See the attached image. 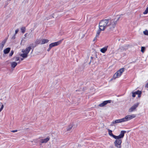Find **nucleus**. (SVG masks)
Masks as SVG:
<instances>
[{"instance_id": "obj_1", "label": "nucleus", "mask_w": 148, "mask_h": 148, "mask_svg": "<svg viewBox=\"0 0 148 148\" xmlns=\"http://www.w3.org/2000/svg\"><path fill=\"white\" fill-rule=\"evenodd\" d=\"M120 18V16L116 15L112 18L101 20L99 23V29L97 32L96 37L99 36L101 31H104L108 27L110 31H113Z\"/></svg>"}, {"instance_id": "obj_2", "label": "nucleus", "mask_w": 148, "mask_h": 148, "mask_svg": "<svg viewBox=\"0 0 148 148\" xmlns=\"http://www.w3.org/2000/svg\"><path fill=\"white\" fill-rule=\"evenodd\" d=\"M125 131H121L119 135L116 137V140L114 142V144L116 148H121V143L122 142V138L124 136V134L126 133Z\"/></svg>"}, {"instance_id": "obj_3", "label": "nucleus", "mask_w": 148, "mask_h": 148, "mask_svg": "<svg viewBox=\"0 0 148 148\" xmlns=\"http://www.w3.org/2000/svg\"><path fill=\"white\" fill-rule=\"evenodd\" d=\"M124 71V68H122L120 69L114 74L112 78L110 80L112 81L113 79H115L116 78H119L120 77Z\"/></svg>"}, {"instance_id": "obj_4", "label": "nucleus", "mask_w": 148, "mask_h": 148, "mask_svg": "<svg viewBox=\"0 0 148 148\" xmlns=\"http://www.w3.org/2000/svg\"><path fill=\"white\" fill-rule=\"evenodd\" d=\"M136 116V115L133 114L132 115H128L126 116L125 118H122L123 122L129 121L134 118Z\"/></svg>"}, {"instance_id": "obj_5", "label": "nucleus", "mask_w": 148, "mask_h": 148, "mask_svg": "<svg viewBox=\"0 0 148 148\" xmlns=\"http://www.w3.org/2000/svg\"><path fill=\"white\" fill-rule=\"evenodd\" d=\"M49 41L48 40L46 39H43L41 40H37L35 42L37 44L42 45L47 43Z\"/></svg>"}, {"instance_id": "obj_6", "label": "nucleus", "mask_w": 148, "mask_h": 148, "mask_svg": "<svg viewBox=\"0 0 148 148\" xmlns=\"http://www.w3.org/2000/svg\"><path fill=\"white\" fill-rule=\"evenodd\" d=\"M139 104V102H137V103H135L129 109L128 112H132L133 111L135 110L136 108L138 106Z\"/></svg>"}, {"instance_id": "obj_7", "label": "nucleus", "mask_w": 148, "mask_h": 148, "mask_svg": "<svg viewBox=\"0 0 148 148\" xmlns=\"http://www.w3.org/2000/svg\"><path fill=\"white\" fill-rule=\"evenodd\" d=\"M123 122V119L115 120L114 121H113L111 123L110 125L111 126H113L115 124H116L117 123H121Z\"/></svg>"}, {"instance_id": "obj_8", "label": "nucleus", "mask_w": 148, "mask_h": 148, "mask_svg": "<svg viewBox=\"0 0 148 148\" xmlns=\"http://www.w3.org/2000/svg\"><path fill=\"white\" fill-rule=\"evenodd\" d=\"M33 45V44H31L30 46H29L27 47L25 49H23L22 50V52L23 53H25L28 54L31 50V47Z\"/></svg>"}, {"instance_id": "obj_9", "label": "nucleus", "mask_w": 148, "mask_h": 148, "mask_svg": "<svg viewBox=\"0 0 148 148\" xmlns=\"http://www.w3.org/2000/svg\"><path fill=\"white\" fill-rule=\"evenodd\" d=\"M63 40V39H62V40H59L57 42H54L50 44H49V45L51 47V48L58 45L59 44H60L62 42V41Z\"/></svg>"}, {"instance_id": "obj_10", "label": "nucleus", "mask_w": 148, "mask_h": 148, "mask_svg": "<svg viewBox=\"0 0 148 148\" xmlns=\"http://www.w3.org/2000/svg\"><path fill=\"white\" fill-rule=\"evenodd\" d=\"M111 102V100L104 101H103V102L102 103L99 104V106L100 107H103L105 106L106 105L107 103H110Z\"/></svg>"}, {"instance_id": "obj_11", "label": "nucleus", "mask_w": 148, "mask_h": 148, "mask_svg": "<svg viewBox=\"0 0 148 148\" xmlns=\"http://www.w3.org/2000/svg\"><path fill=\"white\" fill-rule=\"evenodd\" d=\"M50 140V138L47 137L44 139H42L40 140V142L41 143H46Z\"/></svg>"}, {"instance_id": "obj_12", "label": "nucleus", "mask_w": 148, "mask_h": 148, "mask_svg": "<svg viewBox=\"0 0 148 148\" xmlns=\"http://www.w3.org/2000/svg\"><path fill=\"white\" fill-rule=\"evenodd\" d=\"M108 134H109L111 136H112V137H113L114 138H116L117 136H115L112 133V131L110 130V129H108Z\"/></svg>"}, {"instance_id": "obj_13", "label": "nucleus", "mask_w": 148, "mask_h": 148, "mask_svg": "<svg viewBox=\"0 0 148 148\" xmlns=\"http://www.w3.org/2000/svg\"><path fill=\"white\" fill-rule=\"evenodd\" d=\"M108 47V46H107L101 48L100 49L101 52L103 53H104L107 51Z\"/></svg>"}, {"instance_id": "obj_14", "label": "nucleus", "mask_w": 148, "mask_h": 148, "mask_svg": "<svg viewBox=\"0 0 148 148\" xmlns=\"http://www.w3.org/2000/svg\"><path fill=\"white\" fill-rule=\"evenodd\" d=\"M11 67L12 68H14L17 65V62H13L11 63Z\"/></svg>"}, {"instance_id": "obj_15", "label": "nucleus", "mask_w": 148, "mask_h": 148, "mask_svg": "<svg viewBox=\"0 0 148 148\" xmlns=\"http://www.w3.org/2000/svg\"><path fill=\"white\" fill-rule=\"evenodd\" d=\"M10 48L9 47L7 48L6 49H5L3 51L4 54H6L8 53L10 51Z\"/></svg>"}, {"instance_id": "obj_16", "label": "nucleus", "mask_w": 148, "mask_h": 148, "mask_svg": "<svg viewBox=\"0 0 148 148\" xmlns=\"http://www.w3.org/2000/svg\"><path fill=\"white\" fill-rule=\"evenodd\" d=\"M28 54L25 53H23L20 54V56L23 58H26L27 57Z\"/></svg>"}, {"instance_id": "obj_17", "label": "nucleus", "mask_w": 148, "mask_h": 148, "mask_svg": "<svg viewBox=\"0 0 148 148\" xmlns=\"http://www.w3.org/2000/svg\"><path fill=\"white\" fill-rule=\"evenodd\" d=\"M73 125L72 124H70L67 127L66 130L67 131H69L71 130L72 128Z\"/></svg>"}, {"instance_id": "obj_18", "label": "nucleus", "mask_w": 148, "mask_h": 148, "mask_svg": "<svg viewBox=\"0 0 148 148\" xmlns=\"http://www.w3.org/2000/svg\"><path fill=\"white\" fill-rule=\"evenodd\" d=\"M5 43V42L3 41L1 42V44H0V48L2 49L4 47Z\"/></svg>"}, {"instance_id": "obj_19", "label": "nucleus", "mask_w": 148, "mask_h": 148, "mask_svg": "<svg viewBox=\"0 0 148 148\" xmlns=\"http://www.w3.org/2000/svg\"><path fill=\"white\" fill-rule=\"evenodd\" d=\"M21 32L24 33L25 32L26 28L25 27H22L21 28Z\"/></svg>"}, {"instance_id": "obj_20", "label": "nucleus", "mask_w": 148, "mask_h": 148, "mask_svg": "<svg viewBox=\"0 0 148 148\" xmlns=\"http://www.w3.org/2000/svg\"><path fill=\"white\" fill-rule=\"evenodd\" d=\"M128 145L127 144H125L124 145H123L122 147H121V148H128Z\"/></svg>"}, {"instance_id": "obj_21", "label": "nucleus", "mask_w": 148, "mask_h": 148, "mask_svg": "<svg viewBox=\"0 0 148 148\" xmlns=\"http://www.w3.org/2000/svg\"><path fill=\"white\" fill-rule=\"evenodd\" d=\"M145 50V47H142L141 48V51L143 53H144Z\"/></svg>"}, {"instance_id": "obj_22", "label": "nucleus", "mask_w": 148, "mask_h": 148, "mask_svg": "<svg viewBox=\"0 0 148 148\" xmlns=\"http://www.w3.org/2000/svg\"><path fill=\"white\" fill-rule=\"evenodd\" d=\"M148 12V7L146 8L145 10L143 12V14H147Z\"/></svg>"}, {"instance_id": "obj_23", "label": "nucleus", "mask_w": 148, "mask_h": 148, "mask_svg": "<svg viewBox=\"0 0 148 148\" xmlns=\"http://www.w3.org/2000/svg\"><path fill=\"white\" fill-rule=\"evenodd\" d=\"M143 33L145 35L148 36V31L147 30H146L145 31H144Z\"/></svg>"}, {"instance_id": "obj_24", "label": "nucleus", "mask_w": 148, "mask_h": 148, "mask_svg": "<svg viewBox=\"0 0 148 148\" xmlns=\"http://www.w3.org/2000/svg\"><path fill=\"white\" fill-rule=\"evenodd\" d=\"M13 53H14V51H13L12 50L9 55V56H10V57L12 56V55H13Z\"/></svg>"}, {"instance_id": "obj_25", "label": "nucleus", "mask_w": 148, "mask_h": 148, "mask_svg": "<svg viewBox=\"0 0 148 148\" xmlns=\"http://www.w3.org/2000/svg\"><path fill=\"white\" fill-rule=\"evenodd\" d=\"M139 92H141V91H140L139 90H138L137 91H136V92H134L135 93V94L136 95H138L139 94Z\"/></svg>"}, {"instance_id": "obj_26", "label": "nucleus", "mask_w": 148, "mask_h": 148, "mask_svg": "<svg viewBox=\"0 0 148 148\" xmlns=\"http://www.w3.org/2000/svg\"><path fill=\"white\" fill-rule=\"evenodd\" d=\"M15 59L16 61H18L19 60V58L18 57H15L14 58Z\"/></svg>"}, {"instance_id": "obj_27", "label": "nucleus", "mask_w": 148, "mask_h": 148, "mask_svg": "<svg viewBox=\"0 0 148 148\" xmlns=\"http://www.w3.org/2000/svg\"><path fill=\"white\" fill-rule=\"evenodd\" d=\"M3 107H4V106L3 105H2L1 106V107L0 109V112L3 109Z\"/></svg>"}, {"instance_id": "obj_28", "label": "nucleus", "mask_w": 148, "mask_h": 148, "mask_svg": "<svg viewBox=\"0 0 148 148\" xmlns=\"http://www.w3.org/2000/svg\"><path fill=\"white\" fill-rule=\"evenodd\" d=\"M132 97H135V96H136V94L134 92H132Z\"/></svg>"}, {"instance_id": "obj_29", "label": "nucleus", "mask_w": 148, "mask_h": 148, "mask_svg": "<svg viewBox=\"0 0 148 148\" xmlns=\"http://www.w3.org/2000/svg\"><path fill=\"white\" fill-rule=\"evenodd\" d=\"M98 37H96V36H95V37L94 38V39L93 40V41H95L97 40V38Z\"/></svg>"}, {"instance_id": "obj_30", "label": "nucleus", "mask_w": 148, "mask_h": 148, "mask_svg": "<svg viewBox=\"0 0 148 148\" xmlns=\"http://www.w3.org/2000/svg\"><path fill=\"white\" fill-rule=\"evenodd\" d=\"M52 48L50 47V46L49 45V48L48 49H47V51H49L51 49V48Z\"/></svg>"}, {"instance_id": "obj_31", "label": "nucleus", "mask_w": 148, "mask_h": 148, "mask_svg": "<svg viewBox=\"0 0 148 148\" xmlns=\"http://www.w3.org/2000/svg\"><path fill=\"white\" fill-rule=\"evenodd\" d=\"M139 94L138 95V97H141V92H139Z\"/></svg>"}, {"instance_id": "obj_32", "label": "nucleus", "mask_w": 148, "mask_h": 148, "mask_svg": "<svg viewBox=\"0 0 148 148\" xmlns=\"http://www.w3.org/2000/svg\"><path fill=\"white\" fill-rule=\"evenodd\" d=\"M18 29L16 30L15 32V34H17L18 33Z\"/></svg>"}, {"instance_id": "obj_33", "label": "nucleus", "mask_w": 148, "mask_h": 148, "mask_svg": "<svg viewBox=\"0 0 148 148\" xmlns=\"http://www.w3.org/2000/svg\"><path fill=\"white\" fill-rule=\"evenodd\" d=\"M17 130H15L12 131L11 132H17Z\"/></svg>"}, {"instance_id": "obj_34", "label": "nucleus", "mask_w": 148, "mask_h": 148, "mask_svg": "<svg viewBox=\"0 0 148 148\" xmlns=\"http://www.w3.org/2000/svg\"><path fill=\"white\" fill-rule=\"evenodd\" d=\"M146 87L148 88V83L146 84Z\"/></svg>"}, {"instance_id": "obj_35", "label": "nucleus", "mask_w": 148, "mask_h": 148, "mask_svg": "<svg viewBox=\"0 0 148 148\" xmlns=\"http://www.w3.org/2000/svg\"><path fill=\"white\" fill-rule=\"evenodd\" d=\"M27 33H26L25 34L24 36H25V37L27 36Z\"/></svg>"}, {"instance_id": "obj_36", "label": "nucleus", "mask_w": 148, "mask_h": 148, "mask_svg": "<svg viewBox=\"0 0 148 148\" xmlns=\"http://www.w3.org/2000/svg\"><path fill=\"white\" fill-rule=\"evenodd\" d=\"M15 38V35L12 38L14 39Z\"/></svg>"}, {"instance_id": "obj_37", "label": "nucleus", "mask_w": 148, "mask_h": 148, "mask_svg": "<svg viewBox=\"0 0 148 148\" xmlns=\"http://www.w3.org/2000/svg\"><path fill=\"white\" fill-rule=\"evenodd\" d=\"M54 14H52L51 16H52L53 17V15H54Z\"/></svg>"}, {"instance_id": "obj_38", "label": "nucleus", "mask_w": 148, "mask_h": 148, "mask_svg": "<svg viewBox=\"0 0 148 148\" xmlns=\"http://www.w3.org/2000/svg\"><path fill=\"white\" fill-rule=\"evenodd\" d=\"M90 58L92 60V59L93 58L92 57H91Z\"/></svg>"}, {"instance_id": "obj_39", "label": "nucleus", "mask_w": 148, "mask_h": 148, "mask_svg": "<svg viewBox=\"0 0 148 148\" xmlns=\"http://www.w3.org/2000/svg\"><path fill=\"white\" fill-rule=\"evenodd\" d=\"M23 58H21V60H23Z\"/></svg>"}, {"instance_id": "obj_40", "label": "nucleus", "mask_w": 148, "mask_h": 148, "mask_svg": "<svg viewBox=\"0 0 148 148\" xmlns=\"http://www.w3.org/2000/svg\"><path fill=\"white\" fill-rule=\"evenodd\" d=\"M32 35V34H31L29 33V35Z\"/></svg>"}, {"instance_id": "obj_41", "label": "nucleus", "mask_w": 148, "mask_h": 148, "mask_svg": "<svg viewBox=\"0 0 148 148\" xmlns=\"http://www.w3.org/2000/svg\"><path fill=\"white\" fill-rule=\"evenodd\" d=\"M36 45H35L34 47H33V48H34V47H35L36 46Z\"/></svg>"}, {"instance_id": "obj_42", "label": "nucleus", "mask_w": 148, "mask_h": 148, "mask_svg": "<svg viewBox=\"0 0 148 148\" xmlns=\"http://www.w3.org/2000/svg\"><path fill=\"white\" fill-rule=\"evenodd\" d=\"M91 62V60H90V62H89V64H90V63Z\"/></svg>"}]
</instances>
